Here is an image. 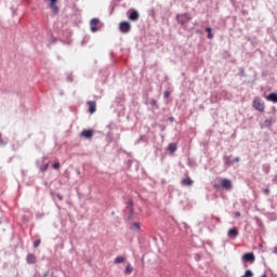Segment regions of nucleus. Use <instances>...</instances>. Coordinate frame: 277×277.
<instances>
[{"label": "nucleus", "instance_id": "19", "mask_svg": "<svg viewBox=\"0 0 277 277\" xmlns=\"http://www.w3.org/2000/svg\"><path fill=\"white\" fill-rule=\"evenodd\" d=\"M53 169H54V170H60V162L54 163V164H53Z\"/></svg>", "mask_w": 277, "mask_h": 277}, {"label": "nucleus", "instance_id": "6", "mask_svg": "<svg viewBox=\"0 0 277 277\" xmlns=\"http://www.w3.org/2000/svg\"><path fill=\"white\" fill-rule=\"evenodd\" d=\"M222 187H224V189H227V190L233 189V183L228 179H223L222 180Z\"/></svg>", "mask_w": 277, "mask_h": 277}, {"label": "nucleus", "instance_id": "28", "mask_svg": "<svg viewBox=\"0 0 277 277\" xmlns=\"http://www.w3.org/2000/svg\"><path fill=\"white\" fill-rule=\"evenodd\" d=\"M47 168H49V164H45L44 170H47Z\"/></svg>", "mask_w": 277, "mask_h": 277}, {"label": "nucleus", "instance_id": "12", "mask_svg": "<svg viewBox=\"0 0 277 277\" xmlns=\"http://www.w3.org/2000/svg\"><path fill=\"white\" fill-rule=\"evenodd\" d=\"M130 21H137V18H140V13H137L136 11L132 12L129 16Z\"/></svg>", "mask_w": 277, "mask_h": 277}, {"label": "nucleus", "instance_id": "16", "mask_svg": "<svg viewBox=\"0 0 277 277\" xmlns=\"http://www.w3.org/2000/svg\"><path fill=\"white\" fill-rule=\"evenodd\" d=\"M50 8L54 14H57L60 12V8H57L56 4H50Z\"/></svg>", "mask_w": 277, "mask_h": 277}, {"label": "nucleus", "instance_id": "26", "mask_svg": "<svg viewBox=\"0 0 277 277\" xmlns=\"http://www.w3.org/2000/svg\"><path fill=\"white\" fill-rule=\"evenodd\" d=\"M235 161H236V163H239L240 158H239V157H236V158H235Z\"/></svg>", "mask_w": 277, "mask_h": 277}, {"label": "nucleus", "instance_id": "29", "mask_svg": "<svg viewBox=\"0 0 277 277\" xmlns=\"http://www.w3.org/2000/svg\"><path fill=\"white\" fill-rule=\"evenodd\" d=\"M130 206L133 207V202L130 201Z\"/></svg>", "mask_w": 277, "mask_h": 277}, {"label": "nucleus", "instance_id": "13", "mask_svg": "<svg viewBox=\"0 0 277 277\" xmlns=\"http://www.w3.org/2000/svg\"><path fill=\"white\" fill-rule=\"evenodd\" d=\"M168 150L172 154V153H175L176 151V144H169L168 146Z\"/></svg>", "mask_w": 277, "mask_h": 277}, {"label": "nucleus", "instance_id": "4", "mask_svg": "<svg viewBox=\"0 0 277 277\" xmlns=\"http://www.w3.org/2000/svg\"><path fill=\"white\" fill-rule=\"evenodd\" d=\"M242 261H243L245 263H254V261H255L254 253H246V254L242 256Z\"/></svg>", "mask_w": 277, "mask_h": 277}, {"label": "nucleus", "instance_id": "8", "mask_svg": "<svg viewBox=\"0 0 277 277\" xmlns=\"http://www.w3.org/2000/svg\"><path fill=\"white\" fill-rule=\"evenodd\" d=\"M90 114H94L96 111V102H88Z\"/></svg>", "mask_w": 277, "mask_h": 277}, {"label": "nucleus", "instance_id": "9", "mask_svg": "<svg viewBox=\"0 0 277 277\" xmlns=\"http://www.w3.org/2000/svg\"><path fill=\"white\" fill-rule=\"evenodd\" d=\"M266 101H271L272 103H277V94L276 93H271L267 97Z\"/></svg>", "mask_w": 277, "mask_h": 277}, {"label": "nucleus", "instance_id": "20", "mask_svg": "<svg viewBox=\"0 0 277 277\" xmlns=\"http://www.w3.org/2000/svg\"><path fill=\"white\" fill-rule=\"evenodd\" d=\"M163 96H164V98H168L170 96V92L164 91Z\"/></svg>", "mask_w": 277, "mask_h": 277}, {"label": "nucleus", "instance_id": "15", "mask_svg": "<svg viewBox=\"0 0 277 277\" xmlns=\"http://www.w3.org/2000/svg\"><path fill=\"white\" fill-rule=\"evenodd\" d=\"M120 263H124V256H117L115 259V265H118Z\"/></svg>", "mask_w": 277, "mask_h": 277}, {"label": "nucleus", "instance_id": "24", "mask_svg": "<svg viewBox=\"0 0 277 277\" xmlns=\"http://www.w3.org/2000/svg\"><path fill=\"white\" fill-rule=\"evenodd\" d=\"M57 3V0H50V4H55Z\"/></svg>", "mask_w": 277, "mask_h": 277}, {"label": "nucleus", "instance_id": "2", "mask_svg": "<svg viewBox=\"0 0 277 277\" xmlns=\"http://www.w3.org/2000/svg\"><path fill=\"white\" fill-rule=\"evenodd\" d=\"M119 29L122 34H129L131 31V24L129 22H121Z\"/></svg>", "mask_w": 277, "mask_h": 277}, {"label": "nucleus", "instance_id": "22", "mask_svg": "<svg viewBox=\"0 0 277 277\" xmlns=\"http://www.w3.org/2000/svg\"><path fill=\"white\" fill-rule=\"evenodd\" d=\"M208 38H209V40L213 39V34L208 32Z\"/></svg>", "mask_w": 277, "mask_h": 277}, {"label": "nucleus", "instance_id": "5", "mask_svg": "<svg viewBox=\"0 0 277 277\" xmlns=\"http://www.w3.org/2000/svg\"><path fill=\"white\" fill-rule=\"evenodd\" d=\"M98 23H100L98 18L91 19L90 27H91V31H93V34L98 31V28H96V25H98Z\"/></svg>", "mask_w": 277, "mask_h": 277}, {"label": "nucleus", "instance_id": "1", "mask_svg": "<svg viewBox=\"0 0 277 277\" xmlns=\"http://www.w3.org/2000/svg\"><path fill=\"white\" fill-rule=\"evenodd\" d=\"M253 107L254 109H256L258 111H265V104H263V102H261L260 97H255L253 100Z\"/></svg>", "mask_w": 277, "mask_h": 277}, {"label": "nucleus", "instance_id": "7", "mask_svg": "<svg viewBox=\"0 0 277 277\" xmlns=\"http://www.w3.org/2000/svg\"><path fill=\"white\" fill-rule=\"evenodd\" d=\"M82 137H85V140H92L94 132L92 130H84L81 132Z\"/></svg>", "mask_w": 277, "mask_h": 277}, {"label": "nucleus", "instance_id": "17", "mask_svg": "<svg viewBox=\"0 0 277 277\" xmlns=\"http://www.w3.org/2000/svg\"><path fill=\"white\" fill-rule=\"evenodd\" d=\"M131 272H133V266H131V264H128L126 267V274H131Z\"/></svg>", "mask_w": 277, "mask_h": 277}, {"label": "nucleus", "instance_id": "3", "mask_svg": "<svg viewBox=\"0 0 277 277\" xmlns=\"http://www.w3.org/2000/svg\"><path fill=\"white\" fill-rule=\"evenodd\" d=\"M176 19L181 25H185L186 23H189V21H192V17L187 14H181L176 16Z\"/></svg>", "mask_w": 277, "mask_h": 277}, {"label": "nucleus", "instance_id": "23", "mask_svg": "<svg viewBox=\"0 0 277 277\" xmlns=\"http://www.w3.org/2000/svg\"><path fill=\"white\" fill-rule=\"evenodd\" d=\"M264 194L269 195V188H265Z\"/></svg>", "mask_w": 277, "mask_h": 277}, {"label": "nucleus", "instance_id": "21", "mask_svg": "<svg viewBox=\"0 0 277 277\" xmlns=\"http://www.w3.org/2000/svg\"><path fill=\"white\" fill-rule=\"evenodd\" d=\"M34 246H35V248H38V246H40V240H36V241L34 242Z\"/></svg>", "mask_w": 277, "mask_h": 277}, {"label": "nucleus", "instance_id": "14", "mask_svg": "<svg viewBox=\"0 0 277 277\" xmlns=\"http://www.w3.org/2000/svg\"><path fill=\"white\" fill-rule=\"evenodd\" d=\"M27 263H36V255L28 254L27 255Z\"/></svg>", "mask_w": 277, "mask_h": 277}, {"label": "nucleus", "instance_id": "27", "mask_svg": "<svg viewBox=\"0 0 277 277\" xmlns=\"http://www.w3.org/2000/svg\"><path fill=\"white\" fill-rule=\"evenodd\" d=\"M240 216H241V213L236 212V217H240Z\"/></svg>", "mask_w": 277, "mask_h": 277}, {"label": "nucleus", "instance_id": "25", "mask_svg": "<svg viewBox=\"0 0 277 277\" xmlns=\"http://www.w3.org/2000/svg\"><path fill=\"white\" fill-rule=\"evenodd\" d=\"M206 31H208V34H211L212 31L211 27L206 28Z\"/></svg>", "mask_w": 277, "mask_h": 277}, {"label": "nucleus", "instance_id": "18", "mask_svg": "<svg viewBox=\"0 0 277 277\" xmlns=\"http://www.w3.org/2000/svg\"><path fill=\"white\" fill-rule=\"evenodd\" d=\"M131 228L132 230H140V223H133Z\"/></svg>", "mask_w": 277, "mask_h": 277}, {"label": "nucleus", "instance_id": "10", "mask_svg": "<svg viewBox=\"0 0 277 277\" xmlns=\"http://www.w3.org/2000/svg\"><path fill=\"white\" fill-rule=\"evenodd\" d=\"M182 185H187L188 187H192V185H194V181H192V179L189 177H186L182 180Z\"/></svg>", "mask_w": 277, "mask_h": 277}, {"label": "nucleus", "instance_id": "11", "mask_svg": "<svg viewBox=\"0 0 277 277\" xmlns=\"http://www.w3.org/2000/svg\"><path fill=\"white\" fill-rule=\"evenodd\" d=\"M237 235H239V233L237 232V228H230L229 230H228V237H237Z\"/></svg>", "mask_w": 277, "mask_h": 277}]
</instances>
